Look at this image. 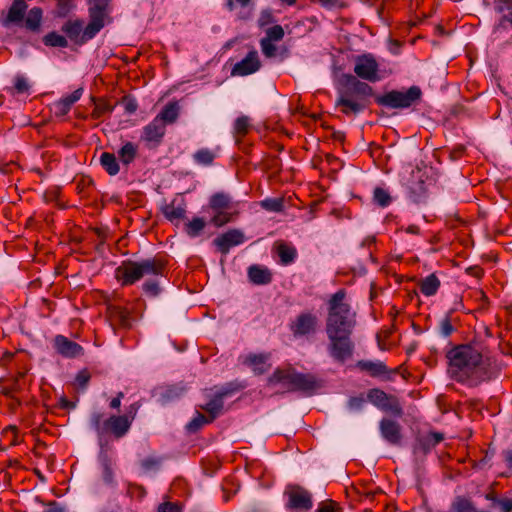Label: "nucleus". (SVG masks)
I'll list each match as a JSON object with an SVG mask.
<instances>
[{
  "label": "nucleus",
  "instance_id": "aec40b11",
  "mask_svg": "<svg viewBox=\"0 0 512 512\" xmlns=\"http://www.w3.org/2000/svg\"><path fill=\"white\" fill-rule=\"evenodd\" d=\"M270 354L261 353V354H249L245 357L243 363L252 368L254 373L263 374L270 367Z\"/></svg>",
  "mask_w": 512,
  "mask_h": 512
},
{
  "label": "nucleus",
  "instance_id": "c03bdc74",
  "mask_svg": "<svg viewBox=\"0 0 512 512\" xmlns=\"http://www.w3.org/2000/svg\"><path fill=\"white\" fill-rule=\"evenodd\" d=\"M74 8L73 0H59L56 6V14L59 17H66Z\"/></svg>",
  "mask_w": 512,
  "mask_h": 512
},
{
  "label": "nucleus",
  "instance_id": "680f3d73",
  "mask_svg": "<svg viewBox=\"0 0 512 512\" xmlns=\"http://www.w3.org/2000/svg\"><path fill=\"white\" fill-rule=\"evenodd\" d=\"M504 459L507 463V466L512 469V450H507L504 452Z\"/></svg>",
  "mask_w": 512,
  "mask_h": 512
},
{
  "label": "nucleus",
  "instance_id": "a878e982",
  "mask_svg": "<svg viewBox=\"0 0 512 512\" xmlns=\"http://www.w3.org/2000/svg\"><path fill=\"white\" fill-rule=\"evenodd\" d=\"M138 154V146L133 142H125L118 150V157L123 165L131 164Z\"/></svg>",
  "mask_w": 512,
  "mask_h": 512
},
{
  "label": "nucleus",
  "instance_id": "473e14b6",
  "mask_svg": "<svg viewBox=\"0 0 512 512\" xmlns=\"http://www.w3.org/2000/svg\"><path fill=\"white\" fill-rule=\"evenodd\" d=\"M202 409L207 411L210 418L214 420L223 409V394L215 395Z\"/></svg>",
  "mask_w": 512,
  "mask_h": 512
},
{
  "label": "nucleus",
  "instance_id": "423d86ee",
  "mask_svg": "<svg viewBox=\"0 0 512 512\" xmlns=\"http://www.w3.org/2000/svg\"><path fill=\"white\" fill-rule=\"evenodd\" d=\"M268 384L280 386L286 391H309L315 388L314 377L308 374L298 373L292 367L278 368L269 377Z\"/></svg>",
  "mask_w": 512,
  "mask_h": 512
},
{
  "label": "nucleus",
  "instance_id": "7ed1b4c3",
  "mask_svg": "<svg viewBox=\"0 0 512 512\" xmlns=\"http://www.w3.org/2000/svg\"><path fill=\"white\" fill-rule=\"evenodd\" d=\"M372 94L370 85L351 77L347 85L339 91L336 105L344 114H357L368 106Z\"/></svg>",
  "mask_w": 512,
  "mask_h": 512
},
{
  "label": "nucleus",
  "instance_id": "338daca9",
  "mask_svg": "<svg viewBox=\"0 0 512 512\" xmlns=\"http://www.w3.org/2000/svg\"><path fill=\"white\" fill-rule=\"evenodd\" d=\"M418 230H419V228L415 225H411L407 228V232L411 233V234H417Z\"/></svg>",
  "mask_w": 512,
  "mask_h": 512
},
{
  "label": "nucleus",
  "instance_id": "bf43d9fd",
  "mask_svg": "<svg viewBox=\"0 0 512 512\" xmlns=\"http://www.w3.org/2000/svg\"><path fill=\"white\" fill-rule=\"evenodd\" d=\"M388 48L391 53L398 54L400 52L401 43L398 40L389 39Z\"/></svg>",
  "mask_w": 512,
  "mask_h": 512
},
{
  "label": "nucleus",
  "instance_id": "cd10ccee",
  "mask_svg": "<svg viewBox=\"0 0 512 512\" xmlns=\"http://www.w3.org/2000/svg\"><path fill=\"white\" fill-rule=\"evenodd\" d=\"M248 276L251 282L258 285L268 284L271 281L270 271L259 266H251L248 269Z\"/></svg>",
  "mask_w": 512,
  "mask_h": 512
},
{
  "label": "nucleus",
  "instance_id": "37998d69",
  "mask_svg": "<svg viewBox=\"0 0 512 512\" xmlns=\"http://www.w3.org/2000/svg\"><path fill=\"white\" fill-rule=\"evenodd\" d=\"M211 421L213 420L210 417L207 418L203 414L197 413L195 417L187 424V429L190 432H195L204 424L210 423Z\"/></svg>",
  "mask_w": 512,
  "mask_h": 512
},
{
  "label": "nucleus",
  "instance_id": "2f4dec72",
  "mask_svg": "<svg viewBox=\"0 0 512 512\" xmlns=\"http://www.w3.org/2000/svg\"><path fill=\"white\" fill-rule=\"evenodd\" d=\"M100 164L111 175H117L120 171L119 163L113 153L103 152L100 156Z\"/></svg>",
  "mask_w": 512,
  "mask_h": 512
},
{
  "label": "nucleus",
  "instance_id": "39448f33",
  "mask_svg": "<svg viewBox=\"0 0 512 512\" xmlns=\"http://www.w3.org/2000/svg\"><path fill=\"white\" fill-rule=\"evenodd\" d=\"M27 8L28 5L25 0H13L4 19V25L11 24L30 31L38 30L43 20V10L37 6L30 10H27Z\"/></svg>",
  "mask_w": 512,
  "mask_h": 512
},
{
  "label": "nucleus",
  "instance_id": "f704fd0d",
  "mask_svg": "<svg viewBox=\"0 0 512 512\" xmlns=\"http://www.w3.org/2000/svg\"><path fill=\"white\" fill-rule=\"evenodd\" d=\"M277 253L283 264H289L294 261L297 252L293 246L281 243L277 246Z\"/></svg>",
  "mask_w": 512,
  "mask_h": 512
},
{
  "label": "nucleus",
  "instance_id": "a211bd4d",
  "mask_svg": "<svg viewBox=\"0 0 512 512\" xmlns=\"http://www.w3.org/2000/svg\"><path fill=\"white\" fill-rule=\"evenodd\" d=\"M165 134V125L161 118H154L143 128L142 140L148 143H159Z\"/></svg>",
  "mask_w": 512,
  "mask_h": 512
},
{
  "label": "nucleus",
  "instance_id": "7c9ffc66",
  "mask_svg": "<svg viewBox=\"0 0 512 512\" xmlns=\"http://www.w3.org/2000/svg\"><path fill=\"white\" fill-rule=\"evenodd\" d=\"M440 287V281L435 274H430L420 282V291L425 296H433Z\"/></svg>",
  "mask_w": 512,
  "mask_h": 512
},
{
  "label": "nucleus",
  "instance_id": "4d7b16f0",
  "mask_svg": "<svg viewBox=\"0 0 512 512\" xmlns=\"http://www.w3.org/2000/svg\"><path fill=\"white\" fill-rule=\"evenodd\" d=\"M141 466L145 471L154 469L158 466V461L154 458H147L142 460Z\"/></svg>",
  "mask_w": 512,
  "mask_h": 512
},
{
  "label": "nucleus",
  "instance_id": "f257e3e1",
  "mask_svg": "<svg viewBox=\"0 0 512 512\" xmlns=\"http://www.w3.org/2000/svg\"><path fill=\"white\" fill-rule=\"evenodd\" d=\"M448 374L454 380L477 386L490 380L495 371L493 359L479 345H455L446 353Z\"/></svg>",
  "mask_w": 512,
  "mask_h": 512
},
{
  "label": "nucleus",
  "instance_id": "6ab92c4d",
  "mask_svg": "<svg viewBox=\"0 0 512 512\" xmlns=\"http://www.w3.org/2000/svg\"><path fill=\"white\" fill-rule=\"evenodd\" d=\"M380 431L382 437L390 444L397 445L401 441V428L400 425L390 419H383L380 422Z\"/></svg>",
  "mask_w": 512,
  "mask_h": 512
},
{
  "label": "nucleus",
  "instance_id": "de8ad7c7",
  "mask_svg": "<svg viewBox=\"0 0 512 512\" xmlns=\"http://www.w3.org/2000/svg\"><path fill=\"white\" fill-rule=\"evenodd\" d=\"M111 0H88L90 10L110 11Z\"/></svg>",
  "mask_w": 512,
  "mask_h": 512
},
{
  "label": "nucleus",
  "instance_id": "09e8293b",
  "mask_svg": "<svg viewBox=\"0 0 512 512\" xmlns=\"http://www.w3.org/2000/svg\"><path fill=\"white\" fill-rule=\"evenodd\" d=\"M317 512H340V508L336 502L326 500L319 504Z\"/></svg>",
  "mask_w": 512,
  "mask_h": 512
},
{
  "label": "nucleus",
  "instance_id": "72a5a7b5",
  "mask_svg": "<svg viewBox=\"0 0 512 512\" xmlns=\"http://www.w3.org/2000/svg\"><path fill=\"white\" fill-rule=\"evenodd\" d=\"M179 114V108L176 103L167 104L161 113L156 116V118H161L163 121V125L166 123H173L176 121Z\"/></svg>",
  "mask_w": 512,
  "mask_h": 512
},
{
  "label": "nucleus",
  "instance_id": "2eb2a0df",
  "mask_svg": "<svg viewBox=\"0 0 512 512\" xmlns=\"http://www.w3.org/2000/svg\"><path fill=\"white\" fill-rule=\"evenodd\" d=\"M83 88L80 87L71 94L63 96L52 104L51 110L56 117H63L70 111L71 107L80 100L83 95Z\"/></svg>",
  "mask_w": 512,
  "mask_h": 512
},
{
  "label": "nucleus",
  "instance_id": "6e6d98bb",
  "mask_svg": "<svg viewBox=\"0 0 512 512\" xmlns=\"http://www.w3.org/2000/svg\"><path fill=\"white\" fill-rule=\"evenodd\" d=\"M495 502L499 505L501 512L512 511V499L495 500Z\"/></svg>",
  "mask_w": 512,
  "mask_h": 512
},
{
  "label": "nucleus",
  "instance_id": "052dcab7",
  "mask_svg": "<svg viewBox=\"0 0 512 512\" xmlns=\"http://www.w3.org/2000/svg\"><path fill=\"white\" fill-rule=\"evenodd\" d=\"M364 400L362 398H351L350 401H349V406L351 408H361L362 404H363Z\"/></svg>",
  "mask_w": 512,
  "mask_h": 512
},
{
  "label": "nucleus",
  "instance_id": "bb28decb",
  "mask_svg": "<svg viewBox=\"0 0 512 512\" xmlns=\"http://www.w3.org/2000/svg\"><path fill=\"white\" fill-rule=\"evenodd\" d=\"M408 188L415 197H419L425 193V181L423 179V173L419 168L412 171V180L409 182Z\"/></svg>",
  "mask_w": 512,
  "mask_h": 512
},
{
  "label": "nucleus",
  "instance_id": "58836bf2",
  "mask_svg": "<svg viewBox=\"0 0 512 512\" xmlns=\"http://www.w3.org/2000/svg\"><path fill=\"white\" fill-rule=\"evenodd\" d=\"M205 221L203 218L196 217L193 218L186 225V232L191 237H196L199 233L204 229Z\"/></svg>",
  "mask_w": 512,
  "mask_h": 512
},
{
  "label": "nucleus",
  "instance_id": "9d476101",
  "mask_svg": "<svg viewBox=\"0 0 512 512\" xmlns=\"http://www.w3.org/2000/svg\"><path fill=\"white\" fill-rule=\"evenodd\" d=\"M286 509L292 512H304L312 508L311 493L299 485L290 484L285 488Z\"/></svg>",
  "mask_w": 512,
  "mask_h": 512
},
{
  "label": "nucleus",
  "instance_id": "8fccbe9b",
  "mask_svg": "<svg viewBox=\"0 0 512 512\" xmlns=\"http://www.w3.org/2000/svg\"><path fill=\"white\" fill-rule=\"evenodd\" d=\"M89 380L90 374L86 370H82L75 377V385L81 389H85Z\"/></svg>",
  "mask_w": 512,
  "mask_h": 512
},
{
  "label": "nucleus",
  "instance_id": "c85d7f7f",
  "mask_svg": "<svg viewBox=\"0 0 512 512\" xmlns=\"http://www.w3.org/2000/svg\"><path fill=\"white\" fill-rule=\"evenodd\" d=\"M109 315L111 319L118 325L127 327L130 324L129 312L126 308L116 305H110L108 307Z\"/></svg>",
  "mask_w": 512,
  "mask_h": 512
},
{
  "label": "nucleus",
  "instance_id": "69168bd1",
  "mask_svg": "<svg viewBox=\"0 0 512 512\" xmlns=\"http://www.w3.org/2000/svg\"><path fill=\"white\" fill-rule=\"evenodd\" d=\"M121 406V402L119 401V398H113L111 401H110V407L112 409H118L119 407Z\"/></svg>",
  "mask_w": 512,
  "mask_h": 512
},
{
  "label": "nucleus",
  "instance_id": "864d4df0",
  "mask_svg": "<svg viewBox=\"0 0 512 512\" xmlns=\"http://www.w3.org/2000/svg\"><path fill=\"white\" fill-rule=\"evenodd\" d=\"M158 512H181V508L175 503L165 502L159 506Z\"/></svg>",
  "mask_w": 512,
  "mask_h": 512
},
{
  "label": "nucleus",
  "instance_id": "603ef678",
  "mask_svg": "<svg viewBox=\"0 0 512 512\" xmlns=\"http://www.w3.org/2000/svg\"><path fill=\"white\" fill-rule=\"evenodd\" d=\"M143 290L145 291V293H147L148 295H151V296L158 295V293L160 291L159 285L155 281H148V282H146L143 285Z\"/></svg>",
  "mask_w": 512,
  "mask_h": 512
},
{
  "label": "nucleus",
  "instance_id": "a18cd8bd",
  "mask_svg": "<svg viewBox=\"0 0 512 512\" xmlns=\"http://www.w3.org/2000/svg\"><path fill=\"white\" fill-rule=\"evenodd\" d=\"M261 206L268 211L279 212L283 208L282 199H265L261 202Z\"/></svg>",
  "mask_w": 512,
  "mask_h": 512
},
{
  "label": "nucleus",
  "instance_id": "ea45409f",
  "mask_svg": "<svg viewBox=\"0 0 512 512\" xmlns=\"http://www.w3.org/2000/svg\"><path fill=\"white\" fill-rule=\"evenodd\" d=\"M443 440L442 434L439 433H430L425 437L423 441L420 442V446L417 449L423 450V452L429 451L433 446L438 444Z\"/></svg>",
  "mask_w": 512,
  "mask_h": 512
},
{
  "label": "nucleus",
  "instance_id": "f03ea898",
  "mask_svg": "<svg viewBox=\"0 0 512 512\" xmlns=\"http://www.w3.org/2000/svg\"><path fill=\"white\" fill-rule=\"evenodd\" d=\"M355 325V314L346 302L343 290L336 292L329 301L326 320V334L329 340V355L339 363H344L353 355L354 344L350 338Z\"/></svg>",
  "mask_w": 512,
  "mask_h": 512
},
{
  "label": "nucleus",
  "instance_id": "9b49d317",
  "mask_svg": "<svg viewBox=\"0 0 512 512\" xmlns=\"http://www.w3.org/2000/svg\"><path fill=\"white\" fill-rule=\"evenodd\" d=\"M354 73L361 79L376 82L381 79L379 64L370 53H364L354 57Z\"/></svg>",
  "mask_w": 512,
  "mask_h": 512
},
{
  "label": "nucleus",
  "instance_id": "79ce46f5",
  "mask_svg": "<svg viewBox=\"0 0 512 512\" xmlns=\"http://www.w3.org/2000/svg\"><path fill=\"white\" fill-rule=\"evenodd\" d=\"M373 199H374L375 203H377L381 207H386L391 202V197H390L388 191H386L383 188H379V187L375 188L374 194H373Z\"/></svg>",
  "mask_w": 512,
  "mask_h": 512
},
{
  "label": "nucleus",
  "instance_id": "20e7f679",
  "mask_svg": "<svg viewBox=\"0 0 512 512\" xmlns=\"http://www.w3.org/2000/svg\"><path fill=\"white\" fill-rule=\"evenodd\" d=\"M164 264L158 259H146L140 262L125 261L115 270V277L123 286L132 285L149 275H163Z\"/></svg>",
  "mask_w": 512,
  "mask_h": 512
},
{
  "label": "nucleus",
  "instance_id": "4be33fe9",
  "mask_svg": "<svg viewBox=\"0 0 512 512\" xmlns=\"http://www.w3.org/2000/svg\"><path fill=\"white\" fill-rule=\"evenodd\" d=\"M357 367L371 377H382L388 374L387 366L380 360H361L357 362Z\"/></svg>",
  "mask_w": 512,
  "mask_h": 512
},
{
  "label": "nucleus",
  "instance_id": "49530a36",
  "mask_svg": "<svg viewBox=\"0 0 512 512\" xmlns=\"http://www.w3.org/2000/svg\"><path fill=\"white\" fill-rule=\"evenodd\" d=\"M439 331L440 334L444 337H448L453 333L454 327L451 323V320L448 317H445L440 321Z\"/></svg>",
  "mask_w": 512,
  "mask_h": 512
},
{
  "label": "nucleus",
  "instance_id": "b1692460",
  "mask_svg": "<svg viewBox=\"0 0 512 512\" xmlns=\"http://www.w3.org/2000/svg\"><path fill=\"white\" fill-rule=\"evenodd\" d=\"M186 209L181 200L174 199L163 208V214L171 222H179L185 216Z\"/></svg>",
  "mask_w": 512,
  "mask_h": 512
},
{
  "label": "nucleus",
  "instance_id": "5fc2aeb1",
  "mask_svg": "<svg viewBox=\"0 0 512 512\" xmlns=\"http://www.w3.org/2000/svg\"><path fill=\"white\" fill-rule=\"evenodd\" d=\"M139 408H140V403L139 402H135V403L131 404L128 407L127 412H126V414L124 416L125 417H129L131 419V423H133Z\"/></svg>",
  "mask_w": 512,
  "mask_h": 512
},
{
  "label": "nucleus",
  "instance_id": "6e6552de",
  "mask_svg": "<svg viewBox=\"0 0 512 512\" xmlns=\"http://www.w3.org/2000/svg\"><path fill=\"white\" fill-rule=\"evenodd\" d=\"M210 208L214 211L211 223L217 227H221L238 214V202L226 193L219 192L211 196L209 201Z\"/></svg>",
  "mask_w": 512,
  "mask_h": 512
},
{
  "label": "nucleus",
  "instance_id": "4468645a",
  "mask_svg": "<svg viewBox=\"0 0 512 512\" xmlns=\"http://www.w3.org/2000/svg\"><path fill=\"white\" fill-rule=\"evenodd\" d=\"M260 66L257 51H250L244 59L234 65L231 74L233 76H247L258 71Z\"/></svg>",
  "mask_w": 512,
  "mask_h": 512
},
{
  "label": "nucleus",
  "instance_id": "c9c22d12",
  "mask_svg": "<svg viewBox=\"0 0 512 512\" xmlns=\"http://www.w3.org/2000/svg\"><path fill=\"white\" fill-rule=\"evenodd\" d=\"M43 43L47 46L51 47H67L68 38L63 36L62 34H46L43 38Z\"/></svg>",
  "mask_w": 512,
  "mask_h": 512
},
{
  "label": "nucleus",
  "instance_id": "f3484780",
  "mask_svg": "<svg viewBox=\"0 0 512 512\" xmlns=\"http://www.w3.org/2000/svg\"><path fill=\"white\" fill-rule=\"evenodd\" d=\"M54 346L56 350L64 357H77L83 352V349L79 344L69 340L67 337L62 335L55 337Z\"/></svg>",
  "mask_w": 512,
  "mask_h": 512
},
{
  "label": "nucleus",
  "instance_id": "774afa93",
  "mask_svg": "<svg viewBox=\"0 0 512 512\" xmlns=\"http://www.w3.org/2000/svg\"><path fill=\"white\" fill-rule=\"evenodd\" d=\"M44 512H63V510L56 506H51L48 509H46Z\"/></svg>",
  "mask_w": 512,
  "mask_h": 512
},
{
  "label": "nucleus",
  "instance_id": "5701e85b",
  "mask_svg": "<svg viewBox=\"0 0 512 512\" xmlns=\"http://www.w3.org/2000/svg\"><path fill=\"white\" fill-rule=\"evenodd\" d=\"M99 461L102 467V478L103 481L108 485H114V462L111 457L108 455L107 451L101 450L99 454Z\"/></svg>",
  "mask_w": 512,
  "mask_h": 512
},
{
  "label": "nucleus",
  "instance_id": "1a4fd4ad",
  "mask_svg": "<svg viewBox=\"0 0 512 512\" xmlns=\"http://www.w3.org/2000/svg\"><path fill=\"white\" fill-rule=\"evenodd\" d=\"M421 96L418 87H410L406 92L391 91L384 95L376 97L379 105L390 108H407L416 102Z\"/></svg>",
  "mask_w": 512,
  "mask_h": 512
},
{
  "label": "nucleus",
  "instance_id": "dca6fc26",
  "mask_svg": "<svg viewBox=\"0 0 512 512\" xmlns=\"http://www.w3.org/2000/svg\"><path fill=\"white\" fill-rule=\"evenodd\" d=\"M243 242V233L236 229L229 230L214 240L215 245L224 254L228 253L231 247L239 245Z\"/></svg>",
  "mask_w": 512,
  "mask_h": 512
},
{
  "label": "nucleus",
  "instance_id": "13d9d810",
  "mask_svg": "<svg viewBox=\"0 0 512 512\" xmlns=\"http://www.w3.org/2000/svg\"><path fill=\"white\" fill-rule=\"evenodd\" d=\"M69 36V40L70 41H74V42H77V38L79 36H81V43H84L90 39H92V37L94 36V34H90V33H87V34H67Z\"/></svg>",
  "mask_w": 512,
  "mask_h": 512
},
{
  "label": "nucleus",
  "instance_id": "e433bc0d",
  "mask_svg": "<svg viewBox=\"0 0 512 512\" xmlns=\"http://www.w3.org/2000/svg\"><path fill=\"white\" fill-rule=\"evenodd\" d=\"M251 126V121L248 116H240L234 122V134L236 136H245Z\"/></svg>",
  "mask_w": 512,
  "mask_h": 512
},
{
  "label": "nucleus",
  "instance_id": "4c0bfd02",
  "mask_svg": "<svg viewBox=\"0 0 512 512\" xmlns=\"http://www.w3.org/2000/svg\"><path fill=\"white\" fill-rule=\"evenodd\" d=\"M193 158L200 165H210L215 159V154L211 150L203 148L196 151Z\"/></svg>",
  "mask_w": 512,
  "mask_h": 512
},
{
  "label": "nucleus",
  "instance_id": "e2e57ef3",
  "mask_svg": "<svg viewBox=\"0 0 512 512\" xmlns=\"http://www.w3.org/2000/svg\"><path fill=\"white\" fill-rule=\"evenodd\" d=\"M125 109L129 113H134L137 109V104L133 101H129L125 104Z\"/></svg>",
  "mask_w": 512,
  "mask_h": 512
},
{
  "label": "nucleus",
  "instance_id": "c756f323",
  "mask_svg": "<svg viewBox=\"0 0 512 512\" xmlns=\"http://www.w3.org/2000/svg\"><path fill=\"white\" fill-rule=\"evenodd\" d=\"M284 34H268V36L261 41L263 54L266 57H274L277 55L276 43L282 40Z\"/></svg>",
  "mask_w": 512,
  "mask_h": 512
},
{
  "label": "nucleus",
  "instance_id": "0eeeda50",
  "mask_svg": "<svg viewBox=\"0 0 512 512\" xmlns=\"http://www.w3.org/2000/svg\"><path fill=\"white\" fill-rule=\"evenodd\" d=\"M91 423L99 437V443L102 446V440L105 434L111 433L116 438H121L127 434L132 423L129 417L124 415H112L102 421V414L94 413L91 417Z\"/></svg>",
  "mask_w": 512,
  "mask_h": 512
},
{
  "label": "nucleus",
  "instance_id": "3c124183",
  "mask_svg": "<svg viewBox=\"0 0 512 512\" xmlns=\"http://www.w3.org/2000/svg\"><path fill=\"white\" fill-rule=\"evenodd\" d=\"M29 83L28 80L25 77L17 76L15 78L14 82V88L17 91V93H25L29 90Z\"/></svg>",
  "mask_w": 512,
  "mask_h": 512
},
{
  "label": "nucleus",
  "instance_id": "412c9836",
  "mask_svg": "<svg viewBox=\"0 0 512 512\" xmlns=\"http://www.w3.org/2000/svg\"><path fill=\"white\" fill-rule=\"evenodd\" d=\"M89 10L90 21L86 25L84 32H99L106 23L110 22V11Z\"/></svg>",
  "mask_w": 512,
  "mask_h": 512
},
{
  "label": "nucleus",
  "instance_id": "ddd939ff",
  "mask_svg": "<svg viewBox=\"0 0 512 512\" xmlns=\"http://www.w3.org/2000/svg\"><path fill=\"white\" fill-rule=\"evenodd\" d=\"M318 317L313 313H301L290 325L295 337H302L316 332L318 328Z\"/></svg>",
  "mask_w": 512,
  "mask_h": 512
},
{
  "label": "nucleus",
  "instance_id": "0e129e2a",
  "mask_svg": "<svg viewBox=\"0 0 512 512\" xmlns=\"http://www.w3.org/2000/svg\"><path fill=\"white\" fill-rule=\"evenodd\" d=\"M413 27H418V28H422V29H427V28H426V22H425V21H423V20H420V21H419V23L414 22V21H410L409 28H413Z\"/></svg>",
  "mask_w": 512,
  "mask_h": 512
},
{
  "label": "nucleus",
  "instance_id": "a19ab883",
  "mask_svg": "<svg viewBox=\"0 0 512 512\" xmlns=\"http://www.w3.org/2000/svg\"><path fill=\"white\" fill-rule=\"evenodd\" d=\"M85 21L79 18L69 19L62 28V32H84Z\"/></svg>",
  "mask_w": 512,
  "mask_h": 512
},
{
  "label": "nucleus",
  "instance_id": "393cba45",
  "mask_svg": "<svg viewBox=\"0 0 512 512\" xmlns=\"http://www.w3.org/2000/svg\"><path fill=\"white\" fill-rule=\"evenodd\" d=\"M275 20L271 10L264 9L261 11L258 18V25L260 29L265 32H284L280 25H274Z\"/></svg>",
  "mask_w": 512,
  "mask_h": 512
},
{
  "label": "nucleus",
  "instance_id": "f8f14e48",
  "mask_svg": "<svg viewBox=\"0 0 512 512\" xmlns=\"http://www.w3.org/2000/svg\"><path fill=\"white\" fill-rule=\"evenodd\" d=\"M367 399L383 411L391 412L398 416L402 415V409L398 400L394 396L388 395L380 389L369 390L367 393Z\"/></svg>",
  "mask_w": 512,
  "mask_h": 512
}]
</instances>
